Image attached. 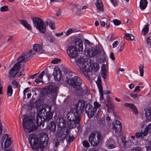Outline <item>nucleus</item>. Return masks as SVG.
<instances>
[{"label": "nucleus", "mask_w": 151, "mask_h": 151, "mask_svg": "<svg viewBox=\"0 0 151 151\" xmlns=\"http://www.w3.org/2000/svg\"><path fill=\"white\" fill-rule=\"evenodd\" d=\"M48 136L47 134H44L42 140H40L35 134H30L29 138V142L31 147L36 151H50L48 148L47 147L45 148L48 143Z\"/></svg>", "instance_id": "1"}, {"label": "nucleus", "mask_w": 151, "mask_h": 151, "mask_svg": "<svg viewBox=\"0 0 151 151\" xmlns=\"http://www.w3.org/2000/svg\"><path fill=\"white\" fill-rule=\"evenodd\" d=\"M75 62L76 68L86 76H88V72H91L94 69H95V71H97L99 69L98 63H93L90 65L83 57L76 59Z\"/></svg>", "instance_id": "2"}, {"label": "nucleus", "mask_w": 151, "mask_h": 151, "mask_svg": "<svg viewBox=\"0 0 151 151\" xmlns=\"http://www.w3.org/2000/svg\"><path fill=\"white\" fill-rule=\"evenodd\" d=\"M74 46H70L67 50V52L71 58H76L78 55L77 50L80 52L83 50L82 40L79 38H76L74 43Z\"/></svg>", "instance_id": "3"}, {"label": "nucleus", "mask_w": 151, "mask_h": 151, "mask_svg": "<svg viewBox=\"0 0 151 151\" xmlns=\"http://www.w3.org/2000/svg\"><path fill=\"white\" fill-rule=\"evenodd\" d=\"M33 49V50H31L24 52L17 59V62L19 63L25 62L28 61L29 58L32 57L36 52L41 54L44 52L42 46L37 44L34 45Z\"/></svg>", "instance_id": "4"}, {"label": "nucleus", "mask_w": 151, "mask_h": 151, "mask_svg": "<svg viewBox=\"0 0 151 151\" xmlns=\"http://www.w3.org/2000/svg\"><path fill=\"white\" fill-rule=\"evenodd\" d=\"M47 108L49 110L46 112V115L45 113L46 111V109H44L45 113L42 111H39L37 117V123L38 125H42L43 126V122L45 121L47 122L50 120L52 118L53 114V112L51 111V107L50 106H47Z\"/></svg>", "instance_id": "5"}, {"label": "nucleus", "mask_w": 151, "mask_h": 151, "mask_svg": "<svg viewBox=\"0 0 151 151\" xmlns=\"http://www.w3.org/2000/svg\"><path fill=\"white\" fill-rule=\"evenodd\" d=\"M33 24L40 32L44 33L46 30V26L45 22L41 18L36 17L32 18Z\"/></svg>", "instance_id": "6"}, {"label": "nucleus", "mask_w": 151, "mask_h": 151, "mask_svg": "<svg viewBox=\"0 0 151 151\" xmlns=\"http://www.w3.org/2000/svg\"><path fill=\"white\" fill-rule=\"evenodd\" d=\"M23 128L24 129H28L30 133L35 130V129L32 128L33 126L32 119L30 117H27L23 119L22 122Z\"/></svg>", "instance_id": "7"}, {"label": "nucleus", "mask_w": 151, "mask_h": 151, "mask_svg": "<svg viewBox=\"0 0 151 151\" xmlns=\"http://www.w3.org/2000/svg\"><path fill=\"white\" fill-rule=\"evenodd\" d=\"M96 134L95 133L92 132L89 135V141L91 145L93 146H96L100 143L102 139L101 135L100 133L97 134V139L96 138Z\"/></svg>", "instance_id": "8"}, {"label": "nucleus", "mask_w": 151, "mask_h": 151, "mask_svg": "<svg viewBox=\"0 0 151 151\" xmlns=\"http://www.w3.org/2000/svg\"><path fill=\"white\" fill-rule=\"evenodd\" d=\"M71 85L76 91L80 88L81 86L82 83V81L79 77L77 76H75L73 78L70 80Z\"/></svg>", "instance_id": "9"}, {"label": "nucleus", "mask_w": 151, "mask_h": 151, "mask_svg": "<svg viewBox=\"0 0 151 151\" xmlns=\"http://www.w3.org/2000/svg\"><path fill=\"white\" fill-rule=\"evenodd\" d=\"M18 63L14 65L9 72V76L10 78H14L20 69V63Z\"/></svg>", "instance_id": "10"}, {"label": "nucleus", "mask_w": 151, "mask_h": 151, "mask_svg": "<svg viewBox=\"0 0 151 151\" xmlns=\"http://www.w3.org/2000/svg\"><path fill=\"white\" fill-rule=\"evenodd\" d=\"M85 101L82 99L80 100L75 106V110L79 114L84 111L85 105Z\"/></svg>", "instance_id": "11"}, {"label": "nucleus", "mask_w": 151, "mask_h": 151, "mask_svg": "<svg viewBox=\"0 0 151 151\" xmlns=\"http://www.w3.org/2000/svg\"><path fill=\"white\" fill-rule=\"evenodd\" d=\"M76 93L79 96L83 95L88 96L90 93V91L88 90L87 86L84 84L82 88L81 87L80 88L76 91Z\"/></svg>", "instance_id": "12"}, {"label": "nucleus", "mask_w": 151, "mask_h": 151, "mask_svg": "<svg viewBox=\"0 0 151 151\" xmlns=\"http://www.w3.org/2000/svg\"><path fill=\"white\" fill-rule=\"evenodd\" d=\"M1 142L2 143V145H3V143L4 142V148L9 147L12 143L11 138L9 137L7 134H5L2 137Z\"/></svg>", "instance_id": "13"}, {"label": "nucleus", "mask_w": 151, "mask_h": 151, "mask_svg": "<svg viewBox=\"0 0 151 151\" xmlns=\"http://www.w3.org/2000/svg\"><path fill=\"white\" fill-rule=\"evenodd\" d=\"M96 83L100 94V100H103L104 99V93L103 90V86L102 85V82L100 78H98V80L96 82Z\"/></svg>", "instance_id": "14"}, {"label": "nucleus", "mask_w": 151, "mask_h": 151, "mask_svg": "<svg viewBox=\"0 0 151 151\" xmlns=\"http://www.w3.org/2000/svg\"><path fill=\"white\" fill-rule=\"evenodd\" d=\"M67 117L69 121L76 120L78 117L81 119L80 114L76 111L74 113L70 111L68 112L67 115Z\"/></svg>", "instance_id": "15"}, {"label": "nucleus", "mask_w": 151, "mask_h": 151, "mask_svg": "<svg viewBox=\"0 0 151 151\" xmlns=\"http://www.w3.org/2000/svg\"><path fill=\"white\" fill-rule=\"evenodd\" d=\"M53 75L55 80L56 81H59L61 78V72L58 68L54 70Z\"/></svg>", "instance_id": "16"}, {"label": "nucleus", "mask_w": 151, "mask_h": 151, "mask_svg": "<svg viewBox=\"0 0 151 151\" xmlns=\"http://www.w3.org/2000/svg\"><path fill=\"white\" fill-rule=\"evenodd\" d=\"M79 117L77 118L76 120L69 121L68 122L69 127L70 128H75L76 127V124H79L81 121Z\"/></svg>", "instance_id": "17"}, {"label": "nucleus", "mask_w": 151, "mask_h": 151, "mask_svg": "<svg viewBox=\"0 0 151 151\" xmlns=\"http://www.w3.org/2000/svg\"><path fill=\"white\" fill-rule=\"evenodd\" d=\"M113 129L115 130V132H120L122 128V124L120 122L116 120L115 121V123L113 125Z\"/></svg>", "instance_id": "18"}, {"label": "nucleus", "mask_w": 151, "mask_h": 151, "mask_svg": "<svg viewBox=\"0 0 151 151\" xmlns=\"http://www.w3.org/2000/svg\"><path fill=\"white\" fill-rule=\"evenodd\" d=\"M98 50L94 47L89 49L87 50V53L89 57H93L97 55Z\"/></svg>", "instance_id": "19"}, {"label": "nucleus", "mask_w": 151, "mask_h": 151, "mask_svg": "<svg viewBox=\"0 0 151 151\" xmlns=\"http://www.w3.org/2000/svg\"><path fill=\"white\" fill-rule=\"evenodd\" d=\"M73 11L77 16L80 15L81 14V8L78 4H73L72 6Z\"/></svg>", "instance_id": "20"}, {"label": "nucleus", "mask_w": 151, "mask_h": 151, "mask_svg": "<svg viewBox=\"0 0 151 151\" xmlns=\"http://www.w3.org/2000/svg\"><path fill=\"white\" fill-rule=\"evenodd\" d=\"M95 5L99 11L103 12L104 8L103 3L101 0H97L95 4Z\"/></svg>", "instance_id": "21"}, {"label": "nucleus", "mask_w": 151, "mask_h": 151, "mask_svg": "<svg viewBox=\"0 0 151 151\" xmlns=\"http://www.w3.org/2000/svg\"><path fill=\"white\" fill-rule=\"evenodd\" d=\"M124 105L126 107H129L131 108L135 114H138V111L134 104L132 103H126L124 104Z\"/></svg>", "instance_id": "22"}, {"label": "nucleus", "mask_w": 151, "mask_h": 151, "mask_svg": "<svg viewBox=\"0 0 151 151\" xmlns=\"http://www.w3.org/2000/svg\"><path fill=\"white\" fill-rule=\"evenodd\" d=\"M20 23L27 29L31 30L32 29L31 27L29 24H28L27 21L24 20H20L19 21Z\"/></svg>", "instance_id": "23"}, {"label": "nucleus", "mask_w": 151, "mask_h": 151, "mask_svg": "<svg viewBox=\"0 0 151 151\" xmlns=\"http://www.w3.org/2000/svg\"><path fill=\"white\" fill-rule=\"evenodd\" d=\"M49 128L50 130L53 132L56 131V125L55 122H50L48 124Z\"/></svg>", "instance_id": "24"}, {"label": "nucleus", "mask_w": 151, "mask_h": 151, "mask_svg": "<svg viewBox=\"0 0 151 151\" xmlns=\"http://www.w3.org/2000/svg\"><path fill=\"white\" fill-rule=\"evenodd\" d=\"M147 0H141L139 4L140 8L142 10L145 9L147 6Z\"/></svg>", "instance_id": "25"}, {"label": "nucleus", "mask_w": 151, "mask_h": 151, "mask_svg": "<svg viewBox=\"0 0 151 151\" xmlns=\"http://www.w3.org/2000/svg\"><path fill=\"white\" fill-rule=\"evenodd\" d=\"M46 89L48 90L50 92L53 93L57 91V88L55 86L50 85L46 87Z\"/></svg>", "instance_id": "26"}, {"label": "nucleus", "mask_w": 151, "mask_h": 151, "mask_svg": "<svg viewBox=\"0 0 151 151\" xmlns=\"http://www.w3.org/2000/svg\"><path fill=\"white\" fill-rule=\"evenodd\" d=\"M106 65L104 64L102 65L101 67V76L104 79H105L106 78Z\"/></svg>", "instance_id": "27"}, {"label": "nucleus", "mask_w": 151, "mask_h": 151, "mask_svg": "<svg viewBox=\"0 0 151 151\" xmlns=\"http://www.w3.org/2000/svg\"><path fill=\"white\" fill-rule=\"evenodd\" d=\"M57 121L58 122V126L59 127V129H62V128L64 127L65 125L64 120L63 118H61L57 120Z\"/></svg>", "instance_id": "28"}, {"label": "nucleus", "mask_w": 151, "mask_h": 151, "mask_svg": "<svg viewBox=\"0 0 151 151\" xmlns=\"http://www.w3.org/2000/svg\"><path fill=\"white\" fill-rule=\"evenodd\" d=\"M63 129H58L57 131L58 139L63 137H66L65 134H63Z\"/></svg>", "instance_id": "29"}, {"label": "nucleus", "mask_w": 151, "mask_h": 151, "mask_svg": "<svg viewBox=\"0 0 151 151\" xmlns=\"http://www.w3.org/2000/svg\"><path fill=\"white\" fill-rule=\"evenodd\" d=\"M145 116L147 119L151 121V109H147L145 111Z\"/></svg>", "instance_id": "30"}, {"label": "nucleus", "mask_w": 151, "mask_h": 151, "mask_svg": "<svg viewBox=\"0 0 151 151\" xmlns=\"http://www.w3.org/2000/svg\"><path fill=\"white\" fill-rule=\"evenodd\" d=\"M92 106L91 104L88 103L86 104L85 108L86 113L89 114L90 110H92Z\"/></svg>", "instance_id": "31"}, {"label": "nucleus", "mask_w": 151, "mask_h": 151, "mask_svg": "<svg viewBox=\"0 0 151 151\" xmlns=\"http://www.w3.org/2000/svg\"><path fill=\"white\" fill-rule=\"evenodd\" d=\"M13 92V89L12 86L11 85H9L8 86L7 90V93L8 96H11Z\"/></svg>", "instance_id": "32"}, {"label": "nucleus", "mask_w": 151, "mask_h": 151, "mask_svg": "<svg viewBox=\"0 0 151 151\" xmlns=\"http://www.w3.org/2000/svg\"><path fill=\"white\" fill-rule=\"evenodd\" d=\"M149 28L147 25H145L144 27L142 29V35H145L148 32Z\"/></svg>", "instance_id": "33"}, {"label": "nucleus", "mask_w": 151, "mask_h": 151, "mask_svg": "<svg viewBox=\"0 0 151 151\" xmlns=\"http://www.w3.org/2000/svg\"><path fill=\"white\" fill-rule=\"evenodd\" d=\"M144 66L143 65H140L139 67V71L140 76L143 77L144 74Z\"/></svg>", "instance_id": "34"}, {"label": "nucleus", "mask_w": 151, "mask_h": 151, "mask_svg": "<svg viewBox=\"0 0 151 151\" xmlns=\"http://www.w3.org/2000/svg\"><path fill=\"white\" fill-rule=\"evenodd\" d=\"M107 101L106 106L108 109H111L113 107V105L112 104L111 102L108 99Z\"/></svg>", "instance_id": "35"}, {"label": "nucleus", "mask_w": 151, "mask_h": 151, "mask_svg": "<svg viewBox=\"0 0 151 151\" xmlns=\"http://www.w3.org/2000/svg\"><path fill=\"white\" fill-rule=\"evenodd\" d=\"M149 130V129L148 127V125L146 127L143 132H142V134L144 136H146L148 134Z\"/></svg>", "instance_id": "36"}, {"label": "nucleus", "mask_w": 151, "mask_h": 151, "mask_svg": "<svg viewBox=\"0 0 151 151\" xmlns=\"http://www.w3.org/2000/svg\"><path fill=\"white\" fill-rule=\"evenodd\" d=\"M142 131H141V132L138 131L137 132L135 136L137 138H139L142 137Z\"/></svg>", "instance_id": "37"}, {"label": "nucleus", "mask_w": 151, "mask_h": 151, "mask_svg": "<svg viewBox=\"0 0 151 151\" xmlns=\"http://www.w3.org/2000/svg\"><path fill=\"white\" fill-rule=\"evenodd\" d=\"M8 7L7 6H1L0 8L1 11L3 12L7 11L8 10Z\"/></svg>", "instance_id": "38"}, {"label": "nucleus", "mask_w": 151, "mask_h": 151, "mask_svg": "<svg viewBox=\"0 0 151 151\" xmlns=\"http://www.w3.org/2000/svg\"><path fill=\"white\" fill-rule=\"evenodd\" d=\"M54 144L55 147L56 148H54V151H57L56 150L57 149V148L58 147L59 145V142L58 140V139L55 140L54 141Z\"/></svg>", "instance_id": "39"}, {"label": "nucleus", "mask_w": 151, "mask_h": 151, "mask_svg": "<svg viewBox=\"0 0 151 151\" xmlns=\"http://www.w3.org/2000/svg\"><path fill=\"white\" fill-rule=\"evenodd\" d=\"M60 59L55 58L51 61V63L54 64H57L60 62Z\"/></svg>", "instance_id": "40"}, {"label": "nucleus", "mask_w": 151, "mask_h": 151, "mask_svg": "<svg viewBox=\"0 0 151 151\" xmlns=\"http://www.w3.org/2000/svg\"><path fill=\"white\" fill-rule=\"evenodd\" d=\"M98 123L99 124L100 127H104L105 126V122L101 119H100V120L98 121Z\"/></svg>", "instance_id": "41"}, {"label": "nucleus", "mask_w": 151, "mask_h": 151, "mask_svg": "<svg viewBox=\"0 0 151 151\" xmlns=\"http://www.w3.org/2000/svg\"><path fill=\"white\" fill-rule=\"evenodd\" d=\"M47 40L51 43H53L55 40L54 37L52 36L49 35L47 37Z\"/></svg>", "instance_id": "42"}, {"label": "nucleus", "mask_w": 151, "mask_h": 151, "mask_svg": "<svg viewBox=\"0 0 151 151\" xmlns=\"http://www.w3.org/2000/svg\"><path fill=\"white\" fill-rule=\"evenodd\" d=\"M83 146L85 147H88L90 146L88 142L86 140L83 141Z\"/></svg>", "instance_id": "43"}, {"label": "nucleus", "mask_w": 151, "mask_h": 151, "mask_svg": "<svg viewBox=\"0 0 151 151\" xmlns=\"http://www.w3.org/2000/svg\"><path fill=\"white\" fill-rule=\"evenodd\" d=\"M114 24L116 25H119L121 24V22L118 19H115L113 21Z\"/></svg>", "instance_id": "44"}, {"label": "nucleus", "mask_w": 151, "mask_h": 151, "mask_svg": "<svg viewBox=\"0 0 151 151\" xmlns=\"http://www.w3.org/2000/svg\"><path fill=\"white\" fill-rule=\"evenodd\" d=\"M94 107L95 109H96L99 107L101 106V104L98 103L97 102L95 101L94 102Z\"/></svg>", "instance_id": "45"}, {"label": "nucleus", "mask_w": 151, "mask_h": 151, "mask_svg": "<svg viewBox=\"0 0 151 151\" xmlns=\"http://www.w3.org/2000/svg\"><path fill=\"white\" fill-rule=\"evenodd\" d=\"M114 142L111 139L108 140L106 143V146H108V145H110L111 144H113V143Z\"/></svg>", "instance_id": "46"}, {"label": "nucleus", "mask_w": 151, "mask_h": 151, "mask_svg": "<svg viewBox=\"0 0 151 151\" xmlns=\"http://www.w3.org/2000/svg\"><path fill=\"white\" fill-rule=\"evenodd\" d=\"M96 111V109H94L93 110H90V114L91 117H93V116L94 115V114H95Z\"/></svg>", "instance_id": "47"}, {"label": "nucleus", "mask_w": 151, "mask_h": 151, "mask_svg": "<svg viewBox=\"0 0 151 151\" xmlns=\"http://www.w3.org/2000/svg\"><path fill=\"white\" fill-rule=\"evenodd\" d=\"M54 23L53 22H50L49 23V25L52 29H55V27L54 26Z\"/></svg>", "instance_id": "48"}, {"label": "nucleus", "mask_w": 151, "mask_h": 151, "mask_svg": "<svg viewBox=\"0 0 151 151\" xmlns=\"http://www.w3.org/2000/svg\"><path fill=\"white\" fill-rule=\"evenodd\" d=\"M140 86H136L134 89V92H139L140 91Z\"/></svg>", "instance_id": "49"}, {"label": "nucleus", "mask_w": 151, "mask_h": 151, "mask_svg": "<svg viewBox=\"0 0 151 151\" xmlns=\"http://www.w3.org/2000/svg\"><path fill=\"white\" fill-rule=\"evenodd\" d=\"M52 98L53 99V101H54L56 99V97L57 96V92H54L53 93H52Z\"/></svg>", "instance_id": "50"}, {"label": "nucleus", "mask_w": 151, "mask_h": 151, "mask_svg": "<svg viewBox=\"0 0 151 151\" xmlns=\"http://www.w3.org/2000/svg\"><path fill=\"white\" fill-rule=\"evenodd\" d=\"M73 32V31L72 29H70L67 31L66 33V36H68L72 33Z\"/></svg>", "instance_id": "51"}, {"label": "nucleus", "mask_w": 151, "mask_h": 151, "mask_svg": "<svg viewBox=\"0 0 151 151\" xmlns=\"http://www.w3.org/2000/svg\"><path fill=\"white\" fill-rule=\"evenodd\" d=\"M104 19L105 20H107V19L106 18H104L100 20V23L101 24V26H104L105 25V22L103 20V19Z\"/></svg>", "instance_id": "52"}, {"label": "nucleus", "mask_w": 151, "mask_h": 151, "mask_svg": "<svg viewBox=\"0 0 151 151\" xmlns=\"http://www.w3.org/2000/svg\"><path fill=\"white\" fill-rule=\"evenodd\" d=\"M119 44L118 41H116L112 44L113 47V48L116 47Z\"/></svg>", "instance_id": "53"}, {"label": "nucleus", "mask_w": 151, "mask_h": 151, "mask_svg": "<svg viewBox=\"0 0 151 151\" xmlns=\"http://www.w3.org/2000/svg\"><path fill=\"white\" fill-rule=\"evenodd\" d=\"M45 73V72L44 71H43L42 73L39 75L38 76V78H39L40 79L42 80V79Z\"/></svg>", "instance_id": "54"}, {"label": "nucleus", "mask_w": 151, "mask_h": 151, "mask_svg": "<svg viewBox=\"0 0 151 151\" xmlns=\"http://www.w3.org/2000/svg\"><path fill=\"white\" fill-rule=\"evenodd\" d=\"M114 6H116L118 4L116 0H110Z\"/></svg>", "instance_id": "55"}, {"label": "nucleus", "mask_w": 151, "mask_h": 151, "mask_svg": "<svg viewBox=\"0 0 151 151\" xmlns=\"http://www.w3.org/2000/svg\"><path fill=\"white\" fill-rule=\"evenodd\" d=\"M131 151H141L140 148L138 147H136L133 149H132Z\"/></svg>", "instance_id": "56"}, {"label": "nucleus", "mask_w": 151, "mask_h": 151, "mask_svg": "<svg viewBox=\"0 0 151 151\" xmlns=\"http://www.w3.org/2000/svg\"><path fill=\"white\" fill-rule=\"evenodd\" d=\"M12 83L13 86H14V88H16L17 87L18 84L17 82L16 81H13L12 82Z\"/></svg>", "instance_id": "57"}, {"label": "nucleus", "mask_w": 151, "mask_h": 151, "mask_svg": "<svg viewBox=\"0 0 151 151\" xmlns=\"http://www.w3.org/2000/svg\"><path fill=\"white\" fill-rule=\"evenodd\" d=\"M106 147H107V148L111 149L114 148L115 147V145L113 144H111L110 145H108V146H107Z\"/></svg>", "instance_id": "58"}, {"label": "nucleus", "mask_w": 151, "mask_h": 151, "mask_svg": "<svg viewBox=\"0 0 151 151\" xmlns=\"http://www.w3.org/2000/svg\"><path fill=\"white\" fill-rule=\"evenodd\" d=\"M130 95L131 97H132L134 99H135L138 97V95L137 94H134L133 93H130Z\"/></svg>", "instance_id": "59"}, {"label": "nucleus", "mask_w": 151, "mask_h": 151, "mask_svg": "<svg viewBox=\"0 0 151 151\" xmlns=\"http://www.w3.org/2000/svg\"><path fill=\"white\" fill-rule=\"evenodd\" d=\"M74 139V137L73 136L70 135L69 136L68 139V141L69 142H72Z\"/></svg>", "instance_id": "60"}, {"label": "nucleus", "mask_w": 151, "mask_h": 151, "mask_svg": "<svg viewBox=\"0 0 151 151\" xmlns=\"http://www.w3.org/2000/svg\"><path fill=\"white\" fill-rule=\"evenodd\" d=\"M110 58L113 60H114L115 59V57H114V53L112 52L110 55Z\"/></svg>", "instance_id": "61"}, {"label": "nucleus", "mask_w": 151, "mask_h": 151, "mask_svg": "<svg viewBox=\"0 0 151 151\" xmlns=\"http://www.w3.org/2000/svg\"><path fill=\"white\" fill-rule=\"evenodd\" d=\"M124 43L123 45L120 47V48H119V52H121L122 51V50H123L124 49Z\"/></svg>", "instance_id": "62"}, {"label": "nucleus", "mask_w": 151, "mask_h": 151, "mask_svg": "<svg viewBox=\"0 0 151 151\" xmlns=\"http://www.w3.org/2000/svg\"><path fill=\"white\" fill-rule=\"evenodd\" d=\"M132 34H125V37L127 39H130V38L131 37V35Z\"/></svg>", "instance_id": "63"}, {"label": "nucleus", "mask_w": 151, "mask_h": 151, "mask_svg": "<svg viewBox=\"0 0 151 151\" xmlns=\"http://www.w3.org/2000/svg\"><path fill=\"white\" fill-rule=\"evenodd\" d=\"M150 41H151V39H150V37H147V39L146 40V43L147 44H148L150 43Z\"/></svg>", "instance_id": "64"}]
</instances>
